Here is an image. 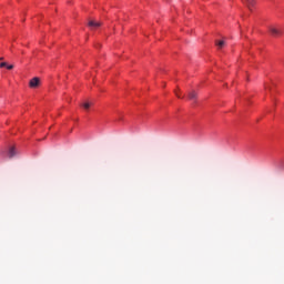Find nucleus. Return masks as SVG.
<instances>
[{"mask_svg":"<svg viewBox=\"0 0 284 284\" xmlns=\"http://www.w3.org/2000/svg\"><path fill=\"white\" fill-rule=\"evenodd\" d=\"M268 32L272 37H281V34H283V29L281 27L271 26Z\"/></svg>","mask_w":284,"mask_h":284,"instance_id":"1","label":"nucleus"},{"mask_svg":"<svg viewBox=\"0 0 284 284\" xmlns=\"http://www.w3.org/2000/svg\"><path fill=\"white\" fill-rule=\"evenodd\" d=\"M40 85H41V79L38 77H36L29 81V87L32 89L39 88Z\"/></svg>","mask_w":284,"mask_h":284,"instance_id":"2","label":"nucleus"},{"mask_svg":"<svg viewBox=\"0 0 284 284\" xmlns=\"http://www.w3.org/2000/svg\"><path fill=\"white\" fill-rule=\"evenodd\" d=\"M242 3H244V6H246V8L252 11L254 6H256V0H242Z\"/></svg>","mask_w":284,"mask_h":284,"instance_id":"3","label":"nucleus"},{"mask_svg":"<svg viewBox=\"0 0 284 284\" xmlns=\"http://www.w3.org/2000/svg\"><path fill=\"white\" fill-rule=\"evenodd\" d=\"M88 26H89V28H91L92 30H94V28H101V26H103V22L90 20L89 23H88Z\"/></svg>","mask_w":284,"mask_h":284,"instance_id":"4","label":"nucleus"},{"mask_svg":"<svg viewBox=\"0 0 284 284\" xmlns=\"http://www.w3.org/2000/svg\"><path fill=\"white\" fill-rule=\"evenodd\" d=\"M8 156H9V159H13V156H17V151H16L14 146H12V148L9 150Z\"/></svg>","mask_w":284,"mask_h":284,"instance_id":"5","label":"nucleus"},{"mask_svg":"<svg viewBox=\"0 0 284 284\" xmlns=\"http://www.w3.org/2000/svg\"><path fill=\"white\" fill-rule=\"evenodd\" d=\"M197 94H196V91H191L189 92V99L190 101H195Z\"/></svg>","mask_w":284,"mask_h":284,"instance_id":"6","label":"nucleus"},{"mask_svg":"<svg viewBox=\"0 0 284 284\" xmlns=\"http://www.w3.org/2000/svg\"><path fill=\"white\" fill-rule=\"evenodd\" d=\"M215 45H217V48L221 49V48H223V45H225V41H223V40L216 41Z\"/></svg>","mask_w":284,"mask_h":284,"instance_id":"7","label":"nucleus"},{"mask_svg":"<svg viewBox=\"0 0 284 284\" xmlns=\"http://www.w3.org/2000/svg\"><path fill=\"white\" fill-rule=\"evenodd\" d=\"M83 108H84V110H90V103L85 102V103L83 104Z\"/></svg>","mask_w":284,"mask_h":284,"instance_id":"8","label":"nucleus"},{"mask_svg":"<svg viewBox=\"0 0 284 284\" xmlns=\"http://www.w3.org/2000/svg\"><path fill=\"white\" fill-rule=\"evenodd\" d=\"M8 63L7 62H1L0 68H7Z\"/></svg>","mask_w":284,"mask_h":284,"instance_id":"9","label":"nucleus"},{"mask_svg":"<svg viewBox=\"0 0 284 284\" xmlns=\"http://www.w3.org/2000/svg\"><path fill=\"white\" fill-rule=\"evenodd\" d=\"M13 68H14V65H12V64L7 65V70H13Z\"/></svg>","mask_w":284,"mask_h":284,"instance_id":"10","label":"nucleus"},{"mask_svg":"<svg viewBox=\"0 0 284 284\" xmlns=\"http://www.w3.org/2000/svg\"><path fill=\"white\" fill-rule=\"evenodd\" d=\"M265 90H272V87L265 84Z\"/></svg>","mask_w":284,"mask_h":284,"instance_id":"11","label":"nucleus"},{"mask_svg":"<svg viewBox=\"0 0 284 284\" xmlns=\"http://www.w3.org/2000/svg\"><path fill=\"white\" fill-rule=\"evenodd\" d=\"M175 94H176L178 99H181V95L179 93H176V91H175Z\"/></svg>","mask_w":284,"mask_h":284,"instance_id":"12","label":"nucleus"},{"mask_svg":"<svg viewBox=\"0 0 284 284\" xmlns=\"http://www.w3.org/2000/svg\"><path fill=\"white\" fill-rule=\"evenodd\" d=\"M0 61H3V58L0 57Z\"/></svg>","mask_w":284,"mask_h":284,"instance_id":"13","label":"nucleus"}]
</instances>
